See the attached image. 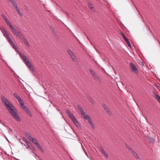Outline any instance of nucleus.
<instances>
[{"label": "nucleus", "mask_w": 160, "mask_h": 160, "mask_svg": "<svg viewBox=\"0 0 160 160\" xmlns=\"http://www.w3.org/2000/svg\"><path fill=\"white\" fill-rule=\"evenodd\" d=\"M15 10L17 11V13L20 16H23V14L20 11V9L18 7L15 9Z\"/></svg>", "instance_id": "obj_22"}, {"label": "nucleus", "mask_w": 160, "mask_h": 160, "mask_svg": "<svg viewBox=\"0 0 160 160\" xmlns=\"http://www.w3.org/2000/svg\"><path fill=\"white\" fill-rule=\"evenodd\" d=\"M132 155L137 159L139 158V156L138 155L137 153L133 151V149H131V152H130Z\"/></svg>", "instance_id": "obj_13"}, {"label": "nucleus", "mask_w": 160, "mask_h": 160, "mask_svg": "<svg viewBox=\"0 0 160 160\" xmlns=\"http://www.w3.org/2000/svg\"><path fill=\"white\" fill-rule=\"evenodd\" d=\"M23 138L24 141L27 144V145H28V144L30 143L25 138Z\"/></svg>", "instance_id": "obj_29"}, {"label": "nucleus", "mask_w": 160, "mask_h": 160, "mask_svg": "<svg viewBox=\"0 0 160 160\" xmlns=\"http://www.w3.org/2000/svg\"><path fill=\"white\" fill-rule=\"evenodd\" d=\"M139 64L141 65L142 66H143L144 65V64L142 62H141L139 63Z\"/></svg>", "instance_id": "obj_38"}, {"label": "nucleus", "mask_w": 160, "mask_h": 160, "mask_svg": "<svg viewBox=\"0 0 160 160\" xmlns=\"http://www.w3.org/2000/svg\"><path fill=\"white\" fill-rule=\"evenodd\" d=\"M66 112L68 115L71 113V112L69 110H66Z\"/></svg>", "instance_id": "obj_37"}, {"label": "nucleus", "mask_w": 160, "mask_h": 160, "mask_svg": "<svg viewBox=\"0 0 160 160\" xmlns=\"http://www.w3.org/2000/svg\"><path fill=\"white\" fill-rule=\"evenodd\" d=\"M88 6L91 10L92 11H94L95 10L93 5L91 3H89L88 4Z\"/></svg>", "instance_id": "obj_23"}, {"label": "nucleus", "mask_w": 160, "mask_h": 160, "mask_svg": "<svg viewBox=\"0 0 160 160\" xmlns=\"http://www.w3.org/2000/svg\"><path fill=\"white\" fill-rule=\"evenodd\" d=\"M11 2L13 6L15 9L18 7L17 3L14 0H11Z\"/></svg>", "instance_id": "obj_19"}, {"label": "nucleus", "mask_w": 160, "mask_h": 160, "mask_svg": "<svg viewBox=\"0 0 160 160\" xmlns=\"http://www.w3.org/2000/svg\"><path fill=\"white\" fill-rule=\"evenodd\" d=\"M22 57L23 59L24 60V62L27 65H28V64L30 63V62H29V60L26 57V56L24 55H22Z\"/></svg>", "instance_id": "obj_15"}, {"label": "nucleus", "mask_w": 160, "mask_h": 160, "mask_svg": "<svg viewBox=\"0 0 160 160\" xmlns=\"http://www.w3.org/2000/svg\"><path fill=\"white\" fill-rule=\"evenodd\" d=\"M2 16L4 20H6V19H7V18L5 16H4L3 14H2Z\"/></svg>", "instance_id": "obj_36"}, {"label": "nucleus", "mask_w": 160, "mask_h": 160, "mask_svg": "<svg viewBox=\"0 0 160 160\" xmlns=\"http://www.w3.org/2000/svg\"><path fill=\"white\" fill-rule=\"evenodd\" d=\"M122 36L124 38V39L125 40V41L126 42L127 41H128V40L126 38V37L124 35V34L123 33H122Z\"/></svg>", "instance_id": "obj_33"}, {"label": "nucleus", "mask_w": 160, "mask_h": 160, "mask_svg": "<svg viewBox=\"0 0 160 160\" xmlns=\"http://www.w3.org/2000/svg\"><path fill=\"white\" fill-rule=\"evenodd\" d=\"M31 141H32L33 143L35 145L38 143L37 140L34 138H32V139L31 140Z\"/></svg>", "instance_id": "obj_26"}, {"label": "nucleus", "mask_w": 160, "mask_h": 160, "mask_svg": "<svg viewBox=\"0 0 160 160\" xmlns=\"http://www.w3.org/2000/svg\"><path fill=\"white\" fill-rule=\"evenodd\" d=\"M21 38L22 39L24 43L28 47H29L30 45L29 44L28 41H27V39L24 37V36H23V38Z\"/></svg>", "instance_id": "obj_18"}, {"label": "nucleus", "mask_w": 160, "mask_h": 160, "mask_svg": "<svg viewBox=\"0 0 160 160\" xmlns=\"http://www.w3.org/2000/svg\"><path fill=\"white\" fill-rule=\"evenodd\" d=\"M155 98L160 103V97L157 94H156L155 95Z\"/></svg>", "instance_id": "obj_25"}, {"label": "nucleus", "mask_w": 160, "mask_h": 160, "mask_svg": "<svg viewBox=\"0 0 160 160\" xmlns=\"http://www.w3.org/2000/svg\"><path fill=\"white\" fill-rule=\"evenodd\" d=\"M89 102H91L92 104H94L95 103L94 101L92 99V98H90L89 99Z\"/></svg>", "instance_id": "obj_31"}, {"label": "nucleus", "mask_w": 160, "mask_h": 160, "mask_svg": "<svg viewBox=\"0 0 160 160\" xmlns=\"http://www.w3.org/2000/svg\"><path fill=\"white\" fill-rule=\"evenodd\" d=\"M89 70L90 73L91 74L94 78H95V79H99V77H98L97 74L91 68L89 69Z\"/></svg>", "instance_id": "obj_8"}, {"label": "nucleus", "mask_w": 160, "mask_h": 160, "mask_svg": "<svg viewBox=\"0 0 160 160\" xmlns=\"http://www.w3.org/2000/svg\"><path fill=\"white\" fill-rule=\"evenodd\" d=\"M5 21L6 23H7L8 25L9 26H10V23L9 22V21L8 20V19H7H7H6V20H5Z\"/></svg>", "instance_id": "obj_30"}, {"label": "nucleus", "mask_w": 160, "mask_h": 160, "mask_svg": "<svg viewBox=\"0 0 160 160\" xmlns=\"http://www.w3.org/2000/svg\"><path fill=\"white\" fill-rule=\"evenodd\" d=\"M14 96L18 100L19 102H20L22 100V99H21V98L16 93H14Z\"/></svg>", "instance_id": "obj_21"}, {"label": "nucleus", "mask_w": 160, "mask_h": 160, "mask_svg": "<svg viewBox=\"0 0 160 160\" xmlns=\"http://www.w3.org/2000/svg\"><path fill=\"white\" fill-rule=\"evenodd\" d=\"M151 140L152 141H154V139L153 138H151Z\"/></svg>", "instance_id": "obj_39"}, {"label": "nucleus", "mask_w": 160, "mask_h": 160, "mask_svg": "<svg viewBox=\"0 0 160 160\" xmlns=\"http://www.w3.org/2000/svg\"><path fill=\"white\" fill-rule=\"evenodd\" d=\"M11 114H12L14 119L17 121L19 122L21 118L18 114L17 110L13 107L12 105L11 104Z\"/></svg>", "instance_id": "obj_2"}, {"label": "nucleus", "mask_w": 160, "mask_h": 160, "mask_svg": "<svg viewBox=\"0 0 160 160\" xmlns=\"http://www.w3.org/2000/svg\"><path fill=\"white\" fill-rule=\"evenodd\" d=\"M24 111L28 114L30 117L32 116V114L31 112L29 110L27 107L25 106H24V107L22 108Z\"/></svg>", "instance_id": "obj_11"}, {"label": "nucleus", "mask_w": 160, "mask_h": 160, "mask_svg": "<svg viewBox=\"0 0 160 160\" xmlns=\"http://www.w3.org/2000/svg\"><path fill=\"white\" fill-rule=\"evenodd\" d=\"M126 42V43H127L128 46V47H131V44H130V42H129V41H128V40Z\"/></svg>", "instance_id": "obj_35"}, {"label": "nucleus", "mask_w": 160, "mask_h": 160, "mask_svg": "<svg viewBox=\"0 0 160 160\" xmlns=\"http://www.w3.org/2000/svg\"><path fill=\"white\" fill-rule=\"evenodd\" d=\"M19 103L21 105V106L22 108L24 107V106H25L24 104V102L22 100L20 102H19Z\"/></svg>", "instance_id": "obj_27"}, {"label": "nucleus", "mask_w": 160, "mask_h": 160, "mask_svg": "<svg viewBox=\"0 0 160 160\" xmlns=\"http://www.w3.org/2000/svg\"><path fill=\"white\" fill-rule=\"evenodd\" d=\"M100 151L101 153L103 154V155L105 156L107 158H108V154L102 148H101L100 149Z\"/></svg>", "instance_id": "obj_20"}, {"label": "nucleus", "mask_w": 160, "mask_h": 160, "mask_svg": "<svg viewBox=\"0 0 160 160\" xmlns=\"http://www.w3.org/2000/svg\"><path fill=\"white\" fill-rule=\"evenodd\" d=\"M54 29H52V31H54Z\"/></svg>", "instance_id": "obj_41"}, {"label": "nucleus", "mask_w": 160, "mask_h": 160, "mask_svg": "<svg viewBox=\"0 0 160 160\" xmlns=\"http://www.w3.org/2000/svg\"><path fill=\"white\" fill-rule=\"evenodd\" d=\"M27 137L28 138V139L30 140V141H31L32 138H32L30 135H27Z\"/></svg>", "instance_id": "obj_32"}, {"label": "nucleus", "mask_w": 160, "mask_h": 160, "mask_svg": "<svg viewBox=\"0 0 160 160\" xmlns=\"http://www.w3.org/2000/svg\"><path fill=\"white\" fill-rule=\"evenodd\" d=\"M11 45L12 47L13 48L16 52H19L18 50V47L17 45L13 42L12 40L11 39Z\"/></svg>", "instance_id": "obj_9"}, {"label": "nucleus", "mask_w": 160, "mask_h": 160, "mask_svg": "<svg viewBox=\"0 0 160 160\" xmlns=\"http://www.w3.org/2000/svg\"><path fill=\"white\" fill-rule=\"evenodd\" d=\"M0 29L3 33L4 36L7 38L9 42H10V38H9V36L7 30L3 28H0Z\"/></svg>", "instance_id": "obj_7"}, {"label": "nucleus", "mask_w": 160, "mask_h": 160, "mask_svg": "<svg viewBox=\"0 0 160 160\" xmlns=\"http://www.w3.org/2000/svg\"><path fill=\"white\" fill-rule=\"evenodd\" d=\"M24 111L28 114L30 117L32 116V114L31 112L29 110L27 107L25 106H24V107L22 108Z\"/></svg>", "instance_id": "obj_12"}, {"label": "nucleus", "mask_w": 160, "mask_h": 160, "mask_svg": "<svg viewBox=\"0 0 160 160\" xmlns=\"http://www.w3.org/2000/svg\"><path fill=\"white\" fill-rule=\"evenodd\" d=\"M24 111L28 114L30 117L32 116V114L31 112L29 110L27 107L25 106H24V107L22 108Z\"/></svg>", "instance_id": "obj_10"}, {"label": "nucleus", "mask_w": 160, "mask_h": 160, "mask_svg": "<svg viewBox=\"0 0 160 160\" xmlns=\"http://www.w3.org/2000/svg\"><path fill=\"white\" fill-rule=\"evenodd\" d=\"M69 117L72 120L74 118H75L73 116V114L71 113L69 115H68Z\"/></svg>", "instance_id": "obj_28"}, {"label": "nucleus", "mask_w": 160, "mask_h": 160, "mask_svg": "<svg viewBox=\"0 0 160 160\" xmlns=\"http://www.w3.org/2000/svg\"><path fill=\"white\" fill-rule=\"evenodd\" d=\"M6 139H7V141H8V142H9V141L8 140L7 138H6Z\"/></svg>", "instance_id": "obj_40"}, {"label": "nucleus", "mask_w": 160, "mask_h": 160, "mask_svg": "<svg viewBox=\"0 0 160 160\" xmlns=\"http://www.w3.org/2000/svg\"><path fill=\"white\" fill-rule=\"evenodd\" d=\"M126 147L129 150L130 152H131V149H132L129 145H126Z\"/></svg>", "instance_id": "obj_34"}, {"label": "nucleus", "mask_w": 160, "mask_h": 160, "mask_svg": "<svg viewBox=\"0 0 160 160\" xmlns=\"http://www.w3.org/2000/svg\"><path fill=\"white\" fill-rule=\"evenodd\" d=\"M103 107L104 110H105L106 112L109 115H111V112L110 109L108 108L106 105H103Z\"/></svg>", "instance_id": "obj_14"}, {"label": "nucleus", "mask_w": 160, "mask_h": 160, "mask_svg": "<svg viewBox=\"0 0 160 160\" xmlns=\"http://www.w3.org/2000/svg\"><path fill=\"white\" fill-rule=\"evenodd\" d=\"M27 66L29 68V70L32 72H34V67L32 64L30 62L28 64Z\"/></svg>", "instance_id": "obj_17"}, {"label": "nucleus", "mask_w": 160, "mask_h": 160, "mask_svg": "<svg viewBox=\"0 0 160 160\" xmlns=\"http://www.w3.org/2000/svg\"><path fill=\"white\" fill-rule=\"evenodd\" d=\"M77 107L79 111L81 113V115L83 117L84 119L87 120L92 128L93 129H94L95 127L92 121L91 118L88 115L85 114V112L81 106L78 105Z\"/></svg>", "instance_id": "obj_1"}, {"label": "nucleus", "mask_w": 160, "mask_h": 160, "mask_svg": "<svg viewBox=\"0 0 160 160\" xmlns=\"http://www.w3.org/2000/svg\"><path fill=\"white\" fill-rule=\"evenodd\" d=\"M68 52L69 55L70 56L71 58L72 59V60L76 62H78V60L77 58L74 53L72 52L71 50H68Z\"/></svg>", "instance_id": "obj_5"}, {"label": "nucleus", "mask_w": 160, "mask_h": 160, "mask_svg": "<svg viewBox=\"0 0 160 160\" xmlns=\"http://www.w3.org/2000/svg\"><path fill=\"white\" fill-rule=\"evenodd\" d=\"M36 145L38 147V149L42 152H43V150L42 149V148L40 146L39 144L38 143H37Z\"/></svg>", "instance_id": "obj_24"}, {"label": "nucleus", "mask_w": 160, "mask_h": 160, "mask_svg": "<svg viewBox=\"0 0 160 160\" xmlns=\"http://www.w3.org/2000/svg\"><path fill=\"white\" fill-rule=\"evenodd\" d=\"M129 66L130 69L132 72L136 74H138V73L139 72L136 66L132 63H131L129 64Z\"/></svg>", "instance_id": "obj_6"}, {"label": "nucleus", "mask_w": 160, "mask_h": 160, "mask_svg": "<svg viewBox=\"0 0 160 160\" xmlns=\"http://www.w3.org/2000/svg\"><path fill=\"white\" fill-rule=\"evenodd\" d=\"M11 30L13 34L17 37L19 38H23V34L22 33L18 30H16L13 26L11 25Z\"/></svg>", "instance_id": "obj_3"}, {"label": "nucleus", "mask_w": 160, "mask_h": 160, "mask_svg": "<svg viewBox=\"0 0 160 160\" xmlns=\"http://www.w3.org/2000/svg\"><path fill=\"white\" fill-rule=\"evenodd\" d=\"M72 121L74 123L75 125L78 128H80V125L79 124V122H78L76 119L75 118L73 119H72Z\"/></svg>", "instance_id": "obj_16"}, {"label": "nucleus", "mask_w": 160, "mask_h": 160, "mask_svg": "<svg viewBox=\"0 0 160 160\" xmlns=\"http://www.w3.org/2000/svg\"><path fill=\"white\" fill-rule=\"evenodd\" d=\"M2 100L3 104L5 106L6 108L10 112V103L4 97H2Z\"/></svg>", "instance_id": "obj_4"}]
</instances>
